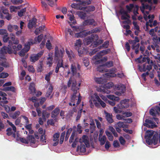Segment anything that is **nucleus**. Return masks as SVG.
I'll use <instances>...</instances> for the list:
<instances>
[{
    "label": "nucleus",
    "mask_w": 160,
    "mask_h": 160,
    "mask_svg": "<svg viewBox=\"0 0 160 160\" xmlns=\"http://www.w3.org/2000/svg\"><path fill=\"white\" fill-rule=\"evenodd\" d=\"M83 29V26H75L73 27V30L74 32H79L76 33L75 35V37L82 38L88 35H90V36L84 39V42L85 44L87 45L90 44L91 42L93 43L90 46V47H92L93 48L96 47L99 44L102 43L103 42L102 40H101L97 41L98 37L96 34H92V33H94L95 31L92 30L91 31H87L82 30Z\"/></svg>",
    "instance_id": "obj_1"
},
{
    "label": "nucleus",
    "mask_w": 160,
    "mask_h": 160,
    "mask_svg": "<svg viewBox=\"0 0 160 160\" xmlns=\"http://www.w3.org/2000/svg\"><path fill=\"white\" fill-rule=\"evenodd\" d=\"M72 83L71 90L73 92V94L71 98V102L69 103V105L73 106H78V104L81 102V97L80 96V94L78 92L80 87V83H79L77 85L75 80H72V78H70L68 82V86L70 87Z\"/></svg>",
    "instance_id": "obj_2"
},
{
    "label": "nucleus",
    "mask_w": 160,
    "mask_h": 160,
    "mask_svg": "<svg viewBox=\"0 0 160 160\" xmlns=\"http://www.w3.org/2000/svg\"><path fill=\"white\" fill-rule=\"evenodd\" d=\"M55 50L54 58L55 60L58 61L55 72L56 73H58L60 68L62 67L65 70L68 68V65L67 64H64L62 59L64 52V49L59 48L57 46H56Z\"/></svg>",
    "instance_id": "obj_3"
},
{
    "label": "nucleus",
    "mask_w": 160,
    "mask_h": 160,
    "mask_svg": "<svg viewBox=\"0 0 160 160\" xmlns=\"http://www.w3.org/2000/svg\"><path fill=\"white\" fill-rule=\"evenodd\" d=\"M126 8L128 11H127L123 9L122 8L120 10V13L122 15V19L127 20L126 23H129L130 22L128 20V18H130V16L128 14V13L132 10L135 16L137 15L138 14V7L136 5H134L132 4H130L129 5L126 6Z\"/></svg>",
    "instance_id": "obj_4"
},
{
    "label": "nucleus",
    "mask_w": 160,
    "mask_h": 160,
    "mask_svg": "<svg viewBox=\"0 0 160 160\" xmlns=\"http://www.w3.org/2000/svg\"><path fill=\"white\" fill-rule=\"evenodd\" d=\"M136 61L139 63H141L142 62H147L144 64L142 66L140 65L138 66V69L140 72H144L147 70L149 71L151 69L152 66L151 64H150V59L148 57L144 56L143 58L142 56L138 58L136 60Z\"/></svg>",
    "instance_id": "obj_5"
},
{
    "label": "nucleus",
    "mask_w": 160,
    "mask_h": 160,
    "mask_svg": "<svg viewBox=\"0 0 160 160\" xmlns=\"http://www.w3.org/2000/svg\"><path fill=\"white\" fill-rule=\"evenodd\" d=\"M8 47H9L5 46L3 47L0 50V65L4 67L7 66L5 55L7 53V52L9 54H11L12 52V50L11 48L10 41Z\"/></svg>",
    "instance_id": "obj_6"
},
{
    "label": "nucleus",
    "mask_w": 160,
    "mask_h": 160,
    "mask_svg": "<svg viewBox=\"0 0 160 160\" xmlns=\"http://www.w3.org/2000/svg\"><path fill=\"white\" fill-rule=\"evenodd\" d=\"M92 102L97 107H99L100 105L103 108L106 106L105 103L100 99L99 96L96 93H94L91 96V99L89 101L91 108L93 106Z\"/></svg>",
    "instance_id": "obj_7"
},
{
    "label": "nucleus",
    "mask_w": 160,
    "mask_h": 160,
    "mask_svg": "<svg viewBox=\"0 0 160 160\" xmlns=\"http://www.w3.org/2000/svg\"><path fill=\"white\" fill-rule=\"evenodd\" d=\"M154 131L152 130L147 131L145 136L146 141L147 144L148 145L153 144L154 145L156 144L158 142V135H155V134L152 139H151L152 136L154 134Z\"/></svg>",
    "instance_id": "obj_8"
},
{
    "label": "nucleus",
    "mask_w": 160,
    "mask_h": 160,
    "mask_svg": "<svg viewBox=\"0 0 160 160\" xmlns=\"http://www.w3.org/2000/svg\"><path fill=\"white\" fill-rule=\"evenodd\" d=\"M80 145L78 147V151L81 152H84L86 150V148H88L90 146V143L88 137L86 135H83L79 139Z\"/></svg>",
    "instance_id": "obj_9"
},
{
    "label": "nucleus",
    "mask_w": 160,
    "mask_h": 160,
    "mask_svg": "<svg viewBox=\"0 0 160 160\" xmlns=\"http://www.w3.org/2000/svg\"><path fill=\"white\" fill-rule=\"evenodd\" d=\"M110 52V50L107 49L102 50L98 53L96 55L94 56L93 58V60L94 63L95 64H98L100 63H102L103 61L105 62L107 60V58L106 57H104L103 59H100L102 56L107 54Z\"/></svg>",
    "instance_id": "obj_10"
},
{
    "label": "nucleus",
    "mask_w": 160,
    "mask_h": 160,
    "mask_svg": "<svg viewBox=\"0 0 160 160\" xmlns=\"http://www.w3.org/2000/svg\"><path fill=\"white\" fill-rule=\"evenodd\" d=\"M129 100L125 99L121 101L120 103L113 108V110L116 113H120L122 112V109L128 108L129 106Z\"/></svg>",
    "instance_id": "obj_11"
},
{
    "label": "nucleus",
    "mask_w": 160,
    "mask_h": 160,
    "mask_svg": "<svg viewBox=\"0 0 160 160\" xmlns=\"http://www.w3.org/2000/svg\"><path fill=\"white\" fill-rule=\"evenodd\" d=\"M82 41L80 40H77L75 44V48L78 51L79 55L82 56V54H87L89 52L90 49H88V47H81Z\"/></svg>",
    "instance_id": "obj_12"
},
{
    "label": "nucleus",
    "mask_w": 160,
    "mask_h": 160,
    "mask_svg": "<svg viewBox=\"0 0 160 160\" xmlns=\"http://www.w3.org/2000/svg\"><path fill=\"white\" fill-rule=\"evenodd\" d=\"M80 66L77 63L72 64L71 67L72 74L76 78H80Z\"/></svg>",
    "instance_id": "obj_13"
},
{
    "label": "nucleus",
    "mask_w": 160,
    "mask_h": 160,
    "mask_svg": "<svg viewBox=\"0 0 160 160\" xmlns=\"http://www.w3.org/2000/svg\"><path fill=\"white\" fill-rule=\"evenodd\" d=\"M20 141L25 143H30L32 147H36L37 146V144H35L36 140L35 138L32 136H29L27 137L26 139L23 138H20Z\"/></svg>",
    "instance_id": "obj_14"
},
{
    "label": "nucleus",
    "mask_w": 160,
    "mask_h": 160,
    "mask_svg": "<svg viewBox=\"0 0 160 160\" xmlns=\"http://www.w3.org/2000/svg\"><path fill=\"white\" fill-rule=\"evenodd\" d=\"M113 85V83L110 82L105 84L103 86L100 85L97 88V90L99 92H102L103 93H108L109 92L107 90V89H110Z\"/></svg>",
    "instance_id": "obj_15"
},
{
    "label": "nucleus",
    "mask_w": 160,
    "mask_h": 160,
    "mask_svg": "<svg viewBox=\"0 0 160 160\" xmlns=\"http://www.w3.org/2000/svg\"><path fill=\"white\" fill-rule=\"evenodd\" d=\"M7 122L11 127V128H8L7 130V135L8 136L12 135L14 138H15L16 137L15 133L17 132L16 127L12 122H10L9 121L7 120Z\"/></svg>",
    "instance_id": "obj_16"
},
{
    "label": "nucleus",
    "mask_w": 160,
    "mask_h": 160,
    "mask_svg": "<svg viewBox=\"0 0 160 160\" xmlns=\"http://www.w3.org/2000/svg\"><path fill=\"white\" fill-rule=\"evenodd\" d=\"M158 119L154 118L151 120L146 119L145 121V123L143 124V125L146 127L152 128L157 126L156 122L158 123Z\"/></svg>",
    "instance_id": "obj_17"
},
{
    "label": "nucleus",
    "mask_w": 160,
    "mask_h": 160,
    "mask_svg": "<svg viewBox=\"0 0 160 160\" xmlns=\"http://www.w3.org/2000/svg\"><path fill=\"white\" fill-rule=\"evenodd\" d=\"M139 41L138 38L137 37H135V39L133 40H129V43L132 44V48L135 50V52L136 54L138 52V48L139 46V44H136L137 42H139Z\"/></svg>",
    "instance_id": "obj_18"
},
{
    "label": "nucleus",
    "mask_w": 160,
    "mask_h": 160,
    "mask_svg": "<svg viewBox=\"0 0 160 160\" xmlns=\"http://www.w3.org/2000/svg\"><path fill=\"white\" fill-rule=\"evenodd\" d=\"M125 86L123 84H120L115 86V89L119 91H117L115 94L118 96H120L122 94L124 93L126 90Z\"/></svg>",
    "instance_id": "obj_19"
},
{
    "label": "nucleus",
    "mask_w": 160,
    "mask_h": 160,
    "mask_svg": "<svg viewBox=\"0 0 160 160\" xmlns=\"http://www.w3.org/2000/svg\"><path fill=\"white\" fill-rule=\"evenodd\" d=\"M32 101L34 102V106L36 108V111L38 113V116H40L41 114V109L38 108L39 106V104L38 103V100L37 99V98L36 97H32Z\"/></svg>",
    "instance_id": "obj_20"
},
{
    "label": "nucleus",
    "mask_w": 160,
    "mask_h": 160,
    "mask_svg": "<svg viewBox=\"0 0 160 160\" xmlns=\"http://www.w3.org/2000/svg\"><path fill=\"white\" fill-rule=\"evenodd\" d=\"M107 97L109 99L112 101H110L108 100L107 101V102H108L109 104L112 106H113L115 105V101H118L120 99L118 97H115L113 95H107Z\"/></svg>",
    "instance_id": "obj_21"
},
{
    "label": "nucleus",
    "mask_w": 160,
    "mask_h": 160,
    "mask_svg": "<svg viewBox=\"0 0 160 160\" xmlns=\"http://www.w3.org/2000/svg\"><path fill=\"white\" fill-rule=\"evenodd\" d=\"M44 52L43 51L40 52L36 54L32 55L30 57V60L32 62H35L42 55Z\"/></svg>",
    "instance_id": "obj_22"
},
{
    "label": "nucleus",
    "mask_w": 160,
    "mask_h": 160,
    "mask_svg": "<svg viewBox=\"0 0 160 160\" xmlns=\"http://www.w3.org/2000/svg\"><path fill=\"white\" fill-rule=\"evenodd\" d=\"M160 113V103H159V106L152 108L150 111V114L153 116H155L157 114Z\"/></svg>",
    "instance_id": "obj_23"
},
{
    "label": "nucleus",
    "mask_w": 160,
    "mask_h": 160,
    "mask_svg": "<svg viewBox=\"0 0 160 160\" xmlns=\"http://www.w3.org/2000/svg\"><path fill=\"white\" fill-rule=\"evenodd\" d=\"M116 69L113 68L112 71H109L108 72L106 73L103 75L105 78H108L110 77H114L116 76L115 73L116 72Z\"/></svg>",
    "instance_id": "obj_24"
},
{
    "label": "nucleus",
    "mask_w": 160,
    "mask_h": 160,
    "mask_svg": "<svg viewBox=\"0 0 160 160\" xmlns=\"http://www.w3.org/2000/svg\"><path fill=\"white\" fill-rule=\"evenodd\" d=\"M109 42L108 41H106L105 42H104V43L103 44L102 46H100L98 47V48H96L94 49L91 52H89V54L91 56L93 55L94 53H95L96 52H97L98 49H100L101 48H107Z\"/></svg>",
    "instance_id": "obj_25"
},
{
    "label": "nucleus",
    "mask_w": 160,
    "mask_h": 160,
    "mask_svg": "<svg viewBox=\"0 0 160 160\" xmlns=\"http://www.w3.org/2000/svg\"><path fill=\"white\" fill-rule=\"evenodd\" d=\"M70 12L72 13V14L68 13L67 14L68 16V18L70 21L69 22L68 21V23L71 27L73 28V27L72 26L71 23H72L73 24H75L76 23V20L74 19V17L72 14V11H70Z\"/></svg>",
    "instance_id": "obj_26"
},
{
    "label": "nucleus",
    "mask_w": 160,
    "mask_h": 160,
    "mask_svg": "<svg viewBox=\"0 0 160 160\" xmlns=\"http://www.w3.org/2000/svg\"><path fill=\"white\" fill-rule=\"evenodd\" d=\"M60 112V109L58 108H56L51 113V117L55 118V120L57 121L58 118L57 117L58 115Z\"/></svg>",
    "instance_id": "obj_27"
},
{
    "label": "nucleus",
    "mask_w": 160,
    "mask_h": 160,
    "mask_svg": "<svg viewBox=\"0 0 160 160\" xmlns=\"http://www.w3.org/2000/svg\"><path fill=\"white\" fill-rule=\"evenodd\" d=\"M35 43L32 39H29L28 42L25 44L23 49L26 50V52H28L30 48V46Z\"/></svg>",
    "instance_id": "obj_28"
},
{
    "label": "nucleus",
    "mask_w": 160,
    "mask_h": 160,
    "mask_svg": "<svg viewBox=\"0 0 160 160\" xmlns=\"http://www.w3.org/2000/svg\"><path fill=\"white\" fill-rule=\"evenodd\" d=\"M60 136L59 133H56L53 135L52 140L55 142L53 144V146H56L59 142V138Z\"/></svg>",
    "instance_id": "obj_29"
},
{
    "label": "nucleus",
    "mask_w": 160,
    "mask_h": 160,
    "mask_svg": "<svg viewBox=\"0 0 160 160\" xmlns=\"http://www.w3.org/2000/svg\"><path fill=\"white\" fill-rule=\"evenodd\" d=\"M94 80L96 82L100 84H104L106 81V79L102 78H95Z\"/></svg>",
    "instance_id": "obj_30"
},
{
    "label": "nucleus",
    "mask_w": 160,
    "mask_h": 160,
    "mask_svg": "<svg viewBox=\"0 0 160 160\" xmlns=\"http://www.w3.org/2000/svg\"><path fill=\"white\" fill-rule=\"evenodd\" d=\"M37 21V19L35 18H33L32 19L30 20L28 24V27L29 28H32L33 27H36Z\"/></svg>",
    "instance_id": "obj_31"
},
{
    "label": "nucleus",
    "mask_w": 160,
    "mask_h": 160,
    "mask_svg": "<svg viewBox=\"0 0 160 160\" xmlns=\"http://www.w3.org/2000/svg\"><path fill=\"white\" fill-rule=\"evenodd\" d=\"M52 53H49L48 54V57L47 58V64L49 67H50L52 65Z\"/></svg>",
    "instance_id": "obj_32"
},
{
    "label": "nucleus",
    "mask_w": 160,
    "mask_h": 160,
    "mask_svg": "<svg viewBox=\"0 0 160 160\" xmlns=\"http://www.w3.org/2000/svg\"><path fill=\"white\" fill-rule=\"evenodd\" d=\"M146 44L145 42H141V46L140 47V50L142 52V53L144 55V56H146L148 55L149 54V52L148 51L146 50L145 51V52H144V51L145 50V46L144 45Z\"/></svg>",
    "instance_id": "obj_33"
},
{
    "label": "nucleus",
    "mask_w": 160,
    "mask_h": 160,
    "mask_svg": "<svg viewBox=\"0 0 160 160\" xmlns=\"http://www.w3.org/2000/svg\"><path fill=\"white\" fill-rule=\"evenodd\" d=\"M105 113L106 119L107 121L109 123H111L113 122V120L112 118V115L111 114L108 113L106 111H105Z\"/></svg>",
    "instance_id": "obj_34"
},
{
    "label": "nucleus",
    "mask_w": 160,
    "mask_h": 160,
    "mask_svg": "<svg viewBox=\"0 0 160 160\" xmlns=\"http://www.w3.org/2000/svg\"><path fill=\"white\" fill-rule=\"evenodd\" d=\"M94 22V20L93 19H88L83 22V25L84 26L87 25H89L90 24H94L95 25Z\"/></svg>",
    "instance_id": "obj_35"
},
{
    "label": "nucleus",
    "mask_w": 160,
    "mask_h": 160,
    "mask_svg": "<svg viewBox=\"0 0 160 160\" xmlns=\"http://www.w3.org/2000/svg\"><path fill=\"white\" fill-rule=\"evenodd\" d=\"M9 39H10L11 40L13 41V43L15 44H18L19 43V41L18 40H15V35L12 33H11L10 34V36L9 37Z\"/></svg>",
    "instance_id": "obj_36"
},
{
    "label": "nucleus",
    "mask_w": 160,
    "mask_h": 160,
    "mask_svg": "<svg viewBox=\"0 0 160 160\" xmlns=\"http://www.w3.org/2000/svg\"><path fill=\"white\" fill-rule=\"evenodd\" d=\"M12 48L14 50V54L17 53V51L20 50L22 48V46L21 45L19 44L17 46L16 45H14L12 46Z\"/></svg>",
    "instance_id": "obj_37"
},
{
    "label": "nucleus",
    "mask_w": 160,
    "mask_h": 160,
    "mask_svg": "<svg viewBox=\"0 0 160 160\" xmlns=\"http://www.w3.org/2000/svg\"><path fill=\"white\" fill-rule=\"evenodd\" d=\"M147 48L149 50H151L152 49L154 51H156L157 52H159L160 51L159 49L158 48V46L156 45L148 46Z\"/></svg>",
    "instance_id": "obj_38"
},
{
    "label": "nucleus",
    "mask_w": 160,
    "mask_h": 160,
    "mask_svg": "<svg viewBox=\"0 0 160 160\" xmlns=\"http://www.w3.org/2000/svg\"><path fill=\"white\" fill-rule=\"evenodd\" d=\"M18 27L17 25H9L8 26V30L10 32L13 31V30L14 29L15 30H18Z\"/></svg>",
    "instance_id": "obj_39"
},
{
    "label": "nucleus",
    "mask_w": 160,
    "mask_h": 160,
    "mask_svg": "<svg viewBox=\"0 0 160 160\" xmlns=\"http://www.w3.org/2000/svg\"><path fill=\"white\" fill-rule=\"evenodd\" d=\"M97 70L99 72H107L108 71V69L105 68V66L103 65L99 66L97 68Z\"/></svg>",
    "instance_id": "obj_40"
},
{
    "label": "nucleus",
    "mask_w": 160,
    "mask_h": 160,
    "mask_svg": "<svg viewBox=\"0 0 160 160\" xmlns=\"http://www.w3.org/2000/svg\"><path fill=\"white\" fill-rule=\"evenodd\" d=\"M106 137L105 136L99 137V140L101 145H103L106 142Z\"/></svg>",
    "instance_id": "obj_41"
},
{
    "label": "nucleus",
    "mask_w": 160,
    "mask_h": 160,
    "mask_svg": "<svg viewBox=\"0 0 160 160\" xmlns=\"http://www.w3.org/2000/svg\"><path fill=\"white\" fill-rule=\"evenodd\" d=\"M43 37V34H41L38 37H35L34 39V41H33V42H34L35 43L37 42L39 43L42 40Z\"/></svg>",
    "instance_id": "obj_42"
},
{
    "label": "nucleus",
    "mask_w": 160,
    "mask_h": 160,
    "mask_svg": "<svg viewBox=\"0 0 160 160\" xmlns=\"http://www.w3.org/2000/svg\"><path fill=\"white\" fill-rule=\"evenodd\" d=\"M45 26H42L38 28H36L35 31V33L36 35L39 34L42 32Z\"/></svg>",
    "instance_id": "obj_43"
},
{
    "label": "nucleus",
    "mask_w": 160,
    "mask_h": 160,
    "mask_svg": "<svg viewBox=\"0 0 160 160\" xmlns=\"http://www.w3.org/2000/svg\"><path fill=\"white\" fill-rule=\"evenodd\" d=\"M29 89L31 93L34 94L35 93V89L34 83H32L30 84L29 87Z\"/></svg>",
    "instance_id": "obj_44"
},
{
    "label": "nucleus",
    "mask_w": 160,
    "mask_h": 160,
    "mask_svg": "<svg viewBox=\"0 0 160 160\" xmlns=\"http://www.w3.org/2000/svg\"><path fill=\"white\" fill-rule=\"evenodd\" d=\"M52 86L50 85L48 88V91L46 94V96L47 97H49L51 94L53 90Z\"/></svg>",
    "instance_id": "obj_45"
},
{
    "label": "nucleus",
    "mask_w": 160,
    "mask_h": 160,
    "mask_svg": "<svg viewBox=\"0 0 160 160\" xmlns=\"http://www.w3.org/2000/svg\"><path fill=\"white\" fill-rule=\"evenodd\" d=\"M84 9L85 11L87 12H92L95 10V8L94 6H91L87 7H85Z\"/></svg>",
    "instance_id": "obj_46"
},
{
    "label": "nucleus",
    "mask_w": 160,
    "mask_h": 160,
    "mask_svg": "<svg viewBox=\"0 0 160 160\" xmlns=\"http://www.w3.org/2000/svg\"><path fill=\"white\" fill-rule=\"evenodd\" d=\"M50 116V113L46 111L43 110L42 111V117L43 119H46V118H49Z\"/></svg>",
    "instance_id": "obj_47"
},
{
    "label": "nucleus",
    "mask_w": 160,
    "mask_h": 160,
    "mask_svg": "<svg viewBox=\"0 0 160 160\" xmlns=\"http://www.w3.org/2000/svg\"><path fill=\"white\" fill-rule=\"evenodd\" d=\"M21 8L20 6L15 7L14 6H11L10 7V10L11 12H16L18 9H20Z\"/></svg>",
    "instance_id": "obj_48"
},
{
    "label": "nucleus",
    "mask_w": 160,
    "mask_h": 160,
    "mask_svg": "<svg viewBox=\"0 0 160 160\" xmlns=\"http://www.w3.org/2000/svg\"><path fill=\"white\" fill-rule=\"evenodd\" d=\"M66 52L70 60L72 58L74 57V54L72 51L71 50L69 51L67 49H66Z\"/></svg>",
    "instance_id": "obj_49"
},
{
    "label": "nucleus",
    "mask_w": 160,
    "mask_h": 160,
    "mask_svg": "<svg viewBox=\"0 0 160 160\" xmlns=\"http://www.w3.org/2000/svg\"><path fill=\"white\" fill-rule=\"evenodd\" d=\"M105 133L109 140L112 141L113 140V137L112 133L108 130L106 131Z\"/></svg>",
    "instance_id": "obj_50"
},
{
    "label": "nucleus",
    "mask_w": 160,
    "mask_h": 160,
    "mask_svg": "<svg viewBox=\"0 0 160 160\" xmlns=\"http://www.w3.org/2000/svg\"><path fill=\"white\" fill-rule=\"evenodd\" d=\"M6 95V94L5 92L2 91H0V96L3 97L2 99L4 101V103L5 104L8 103V101H5L7 99L5 97Z\"/></svg>",
    "instance_id": "obj_51"
},
{
    "label": "nucleus",
    "mask_w": 160,
    "mask_h": 160,
    "mask_svg": "<svg viewBox=\"0 0 160 160\" xmlns=\"http://www.w3.org/2000/svg\"><path fill=\"white\" fill-rule=\"evenodd\" d=\"M52 73L53 71H51L48 73L46 74L45 79L48 82H49L50 81L51 76L52 74Z\"/></svg>",
    "instance_id": "obj_52"
},
{
    "label": "nucleus",
    "mask_w": 160,
    "mask_h": 160,
    "mask_svg": "<svg viewBox=\"0 0 160 160\" xmlns=\"http://www.w3.org/2000/svg\"><path fill=\"white\" fill-rule=\"evenodd\" d=\"M0 17L2 18H6L8 20H10L12 18L11 15L9 13L5 16H4L2 13H1Z\"/></svg>",
    "instance_id": "obj_53"
},
{
    "label": "nucleus",
    "mask_w": 160,
    "mask_h": 160,
    "mask_svg": "<svg viewBox=\"0 0 160 160\" xmlns=\"http://www.w3.org/2000/svg\"><path fill=\"white\" fill-rule=\"evenodd\" d=\"M3 90L4 91H12L14 92L15 88L13 87L10 86L4 88Z\"/></svg>",
    "instance_id": "obj_54"
},
{
    "label": "nucleus",
    "mask_w": 160,
    "mask_h": 160,
    "mask_svg": "<svg viewBox=\"0 0 160 160\" xmlns=\"http://www.w3.org/2000/svg\"><path fill=\"white\" fill-rule=\"evenodd\" d=\"M40 140L43 144H45L46 143V139L44 135H41L40 136Z\"/></svg>",
    "instance_id": "obj_55"
},
{
    "label": "nucleus",
    "mask_w": 160,
    "mask_h": 160,
    "mask_svg": "<svg viewBox=\"0 0 160 160\" xmlns=\"http://www.w3.org/2000/svg\"><path fill=\"white\" fill-rule=\"evenodd\" d=\"M54 119H50L49 120H48L47 121V123L48 124H50L51 125H54L55 122L57 121H55V118H53Z\"/></svg>",
    "instance_id": "obj_56"
},
{
    "label": "nucleus",
    "mask_w": 160,
    "mask_h": 160,
    "mask_svg": "<svg viewBox=\"0 0 160 160\" xmlns=\"http://www.w3.org/2000/svg\"><path fill=\"white\" fill-rule=\"evenodd\" d=\"M65 134V132H62L61 134V135L60 136V143L61 144H62L63 141Z\"/></svg>",
    "instance_id": "obj_57"
},
{
    "label": "nucleus",
    "mask_w": 160,
    "mask_h": 160,
    "mask_svg": "<svg viewBox=\"0 0 160 160\" xmlns=\"http://www.w3.org/2000/svg\"><path fill=\"white\" fill-rule=\"evenodd\" d=\"M77 14L81 18L84 19L86 16L85 13L82 12H78Z\"/></svg>",
    "instance_id": "obj_58"
},
{
    "label": "nucleus",
    "mask_w": 160,
    "mask_h": 160,
    "mask_svg": "<svg viewBox=\"0 0 160 160\" xmlns=\"http://www.w3.org/2000/svg\"><path fill=\"white\" fill-rule=\"evenodd\" d=\"M118 126L120 128H126L127 125L124 124L123 122H119L117 123Z\"/></svg>",
    "instance_id": "obj_59"
},
{
    "label": "nucleus",
    "mask_w": 160,
    "mask_h": 160,
    "mask_svg": "<svg viewBox=\"0 0 160 160\" xmlns=\"http://www.w3.org/2000/svg\"><path fill=\"white\" fill-rule=\"evenodd\" d=\"M0 34L1 35H6V36H8V34L7 32V31L5 29H0Z\"/></svg>",
    "instance_id": "obj_60"
},
{
    "label": "nucleus",
    "mask_w": 160,
    "mask_h": 160,
    "mask_svg": "<svg viewBox=\"0 0 160 160\" xmlns=\"http://www.w3.org/2000/svg\"><path fill=\"white\" fill-rule=\"evenodd\" d=\"M83 63L86 67L88 66L89 63L88 58H84L83 60Z\"/></svg>",
    "instance_id": "obj_61"
},
{
    "label": "nucleus",
    "mask_w": 160,
    "mask_h": 160,
    "mask_svg": "<svg viewBox=\"0 0 160 160\" xmlns=\"http://www.w3.org/2000/svg\"><path fill=\"white\" fill-rule=\"evenodd\" d=\"M1 10L2 11V14H3L4 16H5L9 13L8 10L6 8H5L2 7L1 8Z\"/></svg>",
    "instance_id": "obj_62"
},
{
    "label": "nucleus",
    "mask_w": 160,
    "mask_h": 160,
    "mask_svg": "<svg viewBox=\"0 0 160 160\" xmlns=\"http://www.w3.org/2000/svg\"><path fill=\"white\" fill-rule=\"evenodd\" d=\"M46 47L48 50H51L52 49V45L50 42V40L48 39L46 44Z\"/></svg>",
    "instance_id": "obj_63"
},
{
    "label": "nucleus",
    "mask_w": 160,
    "mask_h": 160,
    "mask_svg": "<svg viewBox=\"0 0 160 160\" xmlns=\"http://www.w3.org/2000/svg\"><path fill=\"white\" fill-rule=\"evenodd\" d=\"M154 58L155 59H157V63L159 67H160V55L158 54L154 56Z\"/></svg>",
    "instance_id": "obj_64"
}]
</instances>
